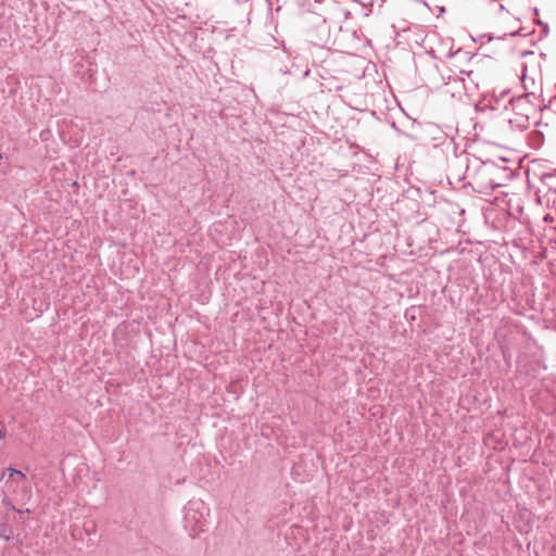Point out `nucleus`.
<instances>
[{"label": "nucleus", "mask_w": 556, "mask_h": 556, "mask_svg": "<svg viewBox=\"0 0 556 556\" xmlns=\"http://www.w3.org/2000/svg\"><path fill=\"white\" fill-rule=\"evenodd\" d=\"M3 437V432L0 430V439Z\"/></svg>", "instance_id": "nucleus-2"}, {"label": "nucleus", "mask_w": 556, "mask_h": 556, "mask_svg": "<svg viewBox=\"0 0 556 556\" xmlns=\"http://www.w3.org/2000/svg\"><path fill=\"white\" fill-rule=\"evenodd\" d=\"M8 475V480L5 482V489L9 493L12 494L13 498L16 501L27 502L31 497V490L29 486L24 484V480L26 476L17 469L8 468L2 472L1 478Z\"/></svg>", "instance_id": "nucleus-1"}]
</instances>
